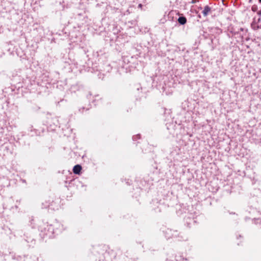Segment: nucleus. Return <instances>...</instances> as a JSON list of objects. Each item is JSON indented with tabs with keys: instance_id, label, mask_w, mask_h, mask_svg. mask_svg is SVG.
<instances>
[{
	"instance_id": "obj_1",
	"label": "nucleus",
	"mask_w": 261,
	"mask_h": 261,
	"mask_svg": "<svg viewBox=\"0 0 261 261\" xmlns=\"http://www.w3.org/2000/svg\"><path fill=\"white\" fill-rule=\"evenodd\" d=\"M82 170V167L79 165H75L73 169V172L75 174H79Z\"/></svg>"
},
{
	"instance_id": "obj_2",
	"label": "nucleus",
	"mask_w": 261,
	"mask_h": 261,
	"mask_svg": "<svg viewBox=\"0 0 261 261\" xmlns=\"http://www.w3.org/2000/svg\"><path fill=\"white\" fill-rule=\"evenodd\" d=\"M179 23L180 24H185L187 22V19L186 17L181 16L179 17L177 20Z\"/></svg>"
},
{
	"instance_id": "obj_3",
	"label": "nucleus",
	"mask_w": 261,
	"mask_h": 261,
	"mask_svg": "<svg viewBox=\"0 0 261 261\" xmlns=\"http://www.w3.org/2000/svg\"><path fill=\"white\" fill-rule=\"evenodd\" d=\"M210 10L211 9L209 7L205 6L204 8V10L202 11V13L204 15V16H206L210 12Z\"/></svg>"
},
{
	"instance_id": "obj_4",
	"label": "nucleus",
	"mask_w": 261,
	"mask_h": 261,
	"mask_svg": "<svg viewBox=\"0 0 261 261\" xmlns=\"http://www.w3.org/2000/svg\"><path fill=\"white\" fill-rule=\"evenodd\" d=\"M174 13V11H171L169 12V15H171Z\"/></svg>"
},
{
	"instance_id": "obj_5",
	"label": "nucleus",
	"mask_w": 261,
	"mask_h": 261,
	"mask_svg": "<svg viewBox=\"0 0 261 261\" xmlns=\"http://www.w3.org/2000/svg\"><path fill=\"white\" fill-rule=\"evenodd\" d=\"M257 13L259 15L261 16V9L257 12Z\"/></svg>"
},
{
	"instance_id": "obj_6",
	"label": "nucleus",
	"mask_w": 261,
	"mask_h": 261,
	"mask_svg": "<svg viewBox=\"0 0 261 261\" xmlns=\"http://www.w3.org/2000/svg\"><path fill=\"white\" fill-rule=\"evenodd\" d=\"M259 1L261 3V0H259Z\"/></svg>"
}]
</instances>
